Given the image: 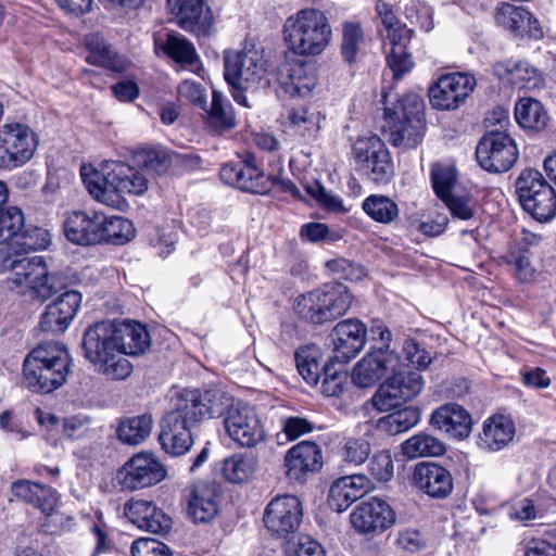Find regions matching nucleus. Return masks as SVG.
Returning a JSON list of instances; mask_svg holds the SVG:
<instances>
[{"label": "nucleus", "mask_w": 556, "mask_h": 556, "mask_svg": "<svg viewBox=\"0 0 556 556\" xmlns=\"http://www.w3.org/2000/svg\"><path fill=\"white\" fill-rule=\"evenodd\" d=\"M352 303L353 295L346 286L330 282L298 295L293 309L304 323L320 326L345 315Z\"/></svg>", "instance_id": "423d86ee"}, {"label": "nucleus", "mask_w": 556, "mask_h": 556, "mask_svg": "<svg viewBox=\"0 0 556 556\" xmlns=\"http://www.w3.org/2000/svg\"><path fill=\"white\" fill-rule=\"evenodd\" d=\"M498 25L509 30L517 37H530L541 39L543 30L539 21L531 12L522 7L510 3H502L495 15Z\"/></svg>", "instance_id": "bb28decb"}, {"label": "nucleus", "mask_w": 556, "mask_h": 556, "mask_svg": "<svg viewBox=\"0 0 556 556\" xmlns=\"http://www.w3.org/2000/svg\"><path fill=\"white\" fill-rule=\"evenodd\" d=\"M370 451V442L365 438H348L343 443L341 456L344 463L359 466L367 460Z\"/></svg>", "instance_id": "5fc2aeb1"}, {"label": "nucleus", "mask_w": 556, "mask_h": 556, "mask_svg": "<svg viewBox=\"0 0 556 556\" xmlns=\"http://www.w3.org/2000/svg\"><path fill=\"white\" fill-rule=\"evenodd\" d=\"M0 429L17 441H23L31 434L23 418L13 410H4L0 414Z\"/></svg>", "instance_id": "052dcab7"}, {"label": "nucleus", "mask_w": 556, "mask_h": 556, "mask_svg": "<svg viewBox=\"0 0 556 556\" xmlns=\"http://www.w3.org/2000/svg\"><path fill=\"white\" fill-rule=\"evenodd\" d=\"M71 364L70 353L63 345L39 344L24 359V386L35 393H51L65 383Z\"/></svg>", "instance_id": "20e7f679"}, {"label": "nucleus", "mask_w": 556, "mask_h": 556, "mask_svg": "<svg viewBox=\"0 0 556 556\" xmlns=\"http://www.w3.org/2000/svg\"><path fill=\"white\" fill-rule=\"evenodd\" d=\"M390 45L392 46V49L388 55V65L393 72L394 78H401L404 74L410 71L413 67V61L404 46L400 45V41Z\"/></svg>", "instance_id": "e2e57ef3"}, {"label": "nucleus", "mask_w": 556, "mask_h": 556, "mask_svg": "<svg viewBox=\"0 0 556 556\" xmlns=\"http://www.w3.org/2000/svg\"><path fill=\"white\" fill-rule=\"evenodd\" d=\"M515 140L504 132H491L477 146L476 156L480 166L491 173L509 170L518 159Z\"/></svg>", "instance_id": "2eb2a0df"}, {"label": "nucleus", "mask_w": 556, "mask_h": 556, "mask_svg": "<svg viewBox=\"0 0 556 556\" xmlns=\"http://www.w3.org/2000/svg\"><path fill=\"white\" fill-rule=\"evenodd\" d=\"M326 267L338 278L350 281L361 280L366 275L363 266L345 258L330 260Z\"/></svg>", "instance_id": "bf43d9fd"}, {"label": "nucleus", "mask_w": 556, "mask_h": 556, "mask_svg": "<svg viewBox=\"0 0 556 556\" xmlns=\"http://www.w3.org/2000/svg\"><path fill=\"white\" fill-rule=\"evenodd\" d=\"M203 407L199 389L184 390L176 395V426L182 428L176 434V456L186 454L193 445L192 429L204 419Z\"/></svg>", "instance_id": "f3484780"}, {"label": "nucleus", "mask_w": 556, "mask_h": 556, "mask_svg": "<svg viewBox=\"0 0 556 556\" xmlns=\"http://www.w3.org/2000/svg\"><path fill=\"white\" fill-rule=\"evenodd\" d=\"M430 422L433 427L457 440L467 438L472 426L470 414L457 404H446L435 409L431 415Z\"/></svg>", "instance_id": "c756f323"}, {"label": "nucleus", "mask_w": 556, "mask_h": 556, "mask_svg": "<svg viewBox=\"0 0 556 556\" xmlns=\"http://www.w3.org/2000/svg\"><path fill=\"white\" fill-rule=\"evenodd\" d=\"M476 79L467 73H450L439 77L429 89V100L434 109L452 111L458 109L473 91Z\"/></svg>", "instance_id": "dca6fc26"}, {"label": "nucleus", "mask_w": 556, "mask_h": 556, "mask_svg": "<svg viewBox=\"0 0 556 556\" xmlns=\"http://www.w3.org/2000/svg\"><path fill=\"white\" fill-rule=\"evenodd\" d=\"M282 34L288 49L300 56L319 55L332 40L329 18L314 8H305L288 16Z\"/></svg>", "instance_id": "39448f33"}, {"label": "nucleus", "mask_w": 556, "mask_h": 556, "mask_svg": "<svg viewBox=\"0 0 556 556\" xmlns=\"http://www.w3.org/2000/svg\"><path fill=\"white\" fill-rule=\"evenodd\" d=\"M426 130L424 100L407 93L393 108H386L384 131L394 147L414 149L424 139Z\"/></svg>", "instance_id": "0eeeda50"}, {"label": "nucleus", "mask_w": 556, "mask_h": 556, "mask_svg": "<svg viewBox=\"0 0 556 556\" xmlns=\"http://www.w3.org/2000/svg\"><path fill=\"white\" fill-rule=\"evenodd\" d=\"M85 45L88 50L86 61L89 64L101 66L116 73H123L129 68L130 62L124 55H119L113 51L101 35L90 34L86 36Z\"/></svg>", "instance_id": "f704fd0d"}, {"label": "nucleus", "mask_w": 556, "mask_h": 556, "mask_svg": "<svg viewBox=\"0 0 556 556\" xmlns=\"http://www.w3.org/2000/svg\"><path fill=\"white\" fill-rule=\"evenodd\" d=\"M38 139L33 129L20 122H5L0 127V168L13 169L34 155Z\"/></svg>", "instance_id": "f8f14e48"}, {"label": "nucleus", "mask_w": 556, "mask_h": 556, "mask_svg": "<svg viewBox=\"0 0 556 556\" xmlns=\"http://www.w3.org/2000/svg\"><path fill=\"white\" fill-rule=\"evenodd\" d=\"M319 351L315 345L300 348L295 353L296 368L308 384H316L321 376Z\"/></svg>", "instance_id": "49530a36"}, {"label": "nucleus", "mask_w": 556, "mask_h": 556, "mask_svg": "<svg viewBox=\"0 0 556 556\" xmlns=\"http://www.w3.org/2000/svg\"><path fill=\"white\" fill-rule=\"evenodd\" d=\"M177 92L180 101L198 105L200 109H205V92L198 81L190 79L182 80L177 88Z\"/></svg>", "instance_id": "338daca9"}, {"label": "nucleus", "mask_w": 556, "mask_h": 556, "mask_svg": "<svg viewBox=\"0 0 556 556\" xmlns=\"http://www.w3.org/2000/svg\"><path fill=\"white\" fill-rule=\"evenodd\" d=\"M267 61L255 48L226 50L224 52V77L238 90L249 89L265 78Z\"/></svg>", "instance_id": "9d476101"}, {"label": "nucleus", "mask_w": 556, "mask_h": 556, "mask_svg": "<svg viewBox=\"0 0 556 556\" xmlns=\"http://www.w3.org/2000/svg\"><path fill=\"white\" fill-rule=\"evenodd\" d=\"M376 13L383 25V30L381 31L382 39L388 40L389 43L400 41L404 28L393 12L392 5L383 0H378L376 3Z\"/></svg>", "instance_id": "8fccbe9b"}, {"label": "nucleus", "mask_w": 556, "mask_h": 556, "mask_svg": "<svg viewBox=\"0 0 556 556\" xmlns=\"http://www.w3.org/2000/svg\"><path fill=\"white\" fill-rule=\"evenodd\" d=\"M444 451V444L426 432L417 433L402 443V452L408 458L439 456Z\"/></svg>", "instance_id": "c03bdc74"}, {"label": "nucleus", "mask_w": 556, "mask_h": 556, "mask_svg": "<svg viewBox=\"0 0 556 556\" xmlns=\"http://www.w3.org/2000/svg\"><path fill=\"white\" fill-rule=\"evenodd\" d=\"M104 219L101 226V243L124 245L135 238L136 229L128 218L104 213Z\"/></svg>", "instance_id": "a19ab883"}, {"label": "nucleus", "mask_w": 556, "mask_h": 556, "mask_svg": "<svg viewBox=\"0 0 556 556\" xmlns=\"http://www.w3.org/2000/svg\"><path fill=\"white\" fill-rule=\"evenodd\" d=\"M366 333V326L358 319L339 321L329 334L334 358L340 363H348L355 357L365 345Z\"/></svg>", "instance_id": "5701e85b"}, {"label": "nucleus", "mask_w": 556, "mask_h": 556, "mask_svg": "<svg viewBox=\"0 0 556 556\" xmlns=\"http://www.w3.org/2000/svg\"><path fill=\"white\" fill-rule=\"evenodd\" d=\"M353 528L363 534L382 532L391 528L396 520L392 507L379 497L361 502L350 516Z\"/></svg>", "instance_id": "6ab92c4d"}, {"label": "nucleus", "mask_w": 556, "mask_h": 556, "mask_svg": "<svg viewBox=\"0 0 556 556\" xmlns=\"http://www.w3.org/2000/svg\"><path fill=\"white\" fill-rule=\"evenodd\" d=\"M420 420V410L414 406L396 409L377 420V428L395 435L415 427Z\"/></svg>", "instance_id": "79ce46f5"}, {"label": "nucleus", "mask_w": 556, "mask_h": 556, "mask_svg": "<svg viewBox=\"0 0 556 556\" xmlns=\"http://www.w3.org/2000/svg\"><path fill=\"white\" fill-rule=\"evenodd\" d=\"M516 193L523 210L544 223L556 215V191L535 168H525L515 181Z\"/></svg>", "instance_id": "6e6552de"}, {"label": "nucleus", "mask_w": 556, "mask_h": 556, "mask_svg": "<svg viewBox=\"0 0 556 556\" xmlns=\"http://www.w3.org/2000/svg\"><path fill=\"white\" fill-rule=\"evenodd\" d=\"M515 434L516 426L511 418L493 415L484 420L477 443L483 451L498 452L514 440Z\"/></svg>", "instance_id": "cd10ccee"}, {"label": "nucleus", "mask_w": 556, "mask_h": 556, "mask_svg": "<svg viewBox=\"0 0 556 556\" xmlns=\"http://www.w3.org/2000/svg\"><path fill=\"white\" fill-rule=\"evenodd\" d=\"M150 346L146 327L134 320H102L84 332L85 357L108 380L119 381L132 372L126 356H139Z\"/></svg>", "instance_id": "f257e3e1"}, {"label": "nucleus", "mask_w": 556, "mask_h": 556, "mask_svg": "<svg viewBox=\"0 0 556 556\" xmlns=\"http://www.w3.org/2000/svg\"><path fill=\"white\" fill-rule=\"evenodd\" d=\"M80 176L90 195L111 207L119 206L123 194L142 195L149 187L142 173L121 161H105L99 168L83 165Z\"/></svg>", "instance_id": "7ed1b4c3"}, {"label": "nucleus", "mask_w": 556, "mask_h": 556, "mask_svg": "<svg viewBox=\"0 0 556 556\" xmlns=\"http://www.w3.org/2000/svg\"><path fill=\"white\" fill-rule=\"evenodd\" d=\"M24 223V214L16 206H10L0 213V247L10 250L11 239L15 230Z\"/></svg>", "instance_id": "6e6d98bb"}, {"label": "nucleus", "mask_w": 556, "mask_h": 556, "mask_svg": "<svg viewBox=\"0 0 556 556\" xmlns=\"http://www.w3.org/2000/svg\"><path fill=\"white\" fill-rule=\"evenodd\" d=\"M152 428V416L150 414H142L122 418L118 422L116 434L123 444L136 446L142 444L150 437Z\"/></svg>", "instance_id": "58836bf2"}, {"label": "nucleus", "mask_w": 556, "mask_h": 556, "mask_svg": "<svg viewBox=\"0 0 556 556\" xmlns=\"http://www.w3.org/2000/svg\"><path fill=\"white\" fill-rule=\"evenodd\" d=\"M207 114L208 124L216 131L232 129L236 126V118L231 104L218 91H213L210 106L203 109Z\"/></svg>", "instance_id": "37998d69"}, {"label": "nucleus", "mask_w": 556, "mask_h": 556, "mask_svg": "<svg viewBox=\"0 0 556 556\" xmlns=\"http://www.w3.org/2000/svg\"><path fill=\"white\" fill-rule=\"evenodd\" d=\"M363 210L374 220L390 224L399 217L397 204L390 198L381 194H371L363 202Z\"/></svg>", "instance_id": "a18cd8bd"}, {"label": "nucleus", "mask_w": 556, "mask_h": 556, "mask_svg": "<svg viewBox=\"0 0 556 556\" xmlns=\"http://www.w3.org/2000/svg\"><path fill=\"white\" fill-rule=\"evenodd\" d=\"M166 476L167 469L156 455L141 451L117 470L116 482L122 491L135 492L159 484Z\"/></svg>", "instance_id": "9b49d317"}, {"label": "nucleus", "mask_w": 556, "mask_h": 556, "mask_svg": "<svg viewBox=\"0 0 556 556\" xmlns=\"http://www.w3.org/2000/svg\"><path fill=\"white\" fill-rule=\"evenodd\" d=\"M399 367L402 363L397 353L388 348L372 349L353 368L352 381L359 388H370Z\"/></svg>", "instance_id": "a211bd4d"}, {"label": "nucleus", "mask_w": 556, "mask_h": 556, "mask_svg": "<svg viewBox=\"0 0 556 556\" xmlns=\"http://www.w3.org/2000/svg\"><path fill=\"white\" fill-rule=\"evenodd\" d=\"M61 428L65 437L72 440H78L89 435L91 421L84 415L71 416L62 420Z\"/></svg>", "instance_id": "69168bd1"}, {"label": "nucleus", "mask_w": 556, "mask_h": 556, "mask_svg": "<svg viewBox=\"0 0 556 556\" xmlns=\"http://www.w3.org/2000/svg\"><path fill=\"white\" fill-rule=\"evenodd\" d=\"M200 395L204 405V419L226 416L229 407L236 405L229 394L217 389L200 390Z\"/></svg>", "instance_id": "09e8293b"}, {"label": "nucleus", "mask_w": 556, "mask_h": 556, "mask_svg": "<svg viewBox=\"0 0 556 556\" xmlns=\"http://www.w3.org/2000/svg\"><path fill=\"white\" fill-rule=\"evenodd\" d=\"M422 376L417 371H402L401 367L391 371L372 395L374 407L388 412L401 405L402 402L416 397L424 389Z\"/></svg>", "instance_id": "ddd939ff"}, {"label": "nucleus", "mask_w": 556, "mask_h": 556, "mask_svg": "<svg viewBox=\"0 0 556 556\" xmlns=\"http://www.w3.org/2000/svg\"><path fill=\"white\" fill-rule=\"evenodd\" d=\"M356 169L376 185H387L394 176L390 152L378 136H364L353 144Z\"/></svg>", "instance_id": "1a4fd4ad"}, {"label": "nucleus", "mask_w": 556, "mask_h": 556, "mask_svg": "<svg viewBox=\"0 0 556 556\" xmlns=\"http://www.w3.org/2000/svg\"><path fill=\"white\" fill-rule=\"evenodd\" d=\"M368 470L379 482L391 480L394 475V464L391 452L388 450L376 452L369 459Z\"/></svg>", "instance_id": "13d9d810"}, {"label": "nucleus", "mask_w": 556, "mask_h": 556, "mask_svg": "<svg viewBox=\"0 0 556 556\" xmlns=\"http://www.w3.org/2000/svg\"><path fill=\"white\" fill-rule=\"evenodd\" d=\"M364 36L359 24L345 23L342 31L341 53L345 62L352 64L355 62Z\"/></svg>", "instance_id": "603ef678"}, {"label": "nucleus", "mask_w": 556, "mask_h": 556, "mask_svg": "<svg viewBox=\"0 0 556 556\" xmlns=\"http://www.w3.org/2000/svg\"><path fill=\"white\" fill-rule=\"evenodd\" d=\"M321 114L308 105L288 109L285 122V132L300 141L314 140L319 131Z\"/></svg>", "instance_id": "c85d7f7f"}, {"label": "nucleus", "mask_w": 556, "mask_h": 556, "mask_svg": "<svg viewBox=\"0 0 556 556\" xmlns=\"http://www.w3.org/2000/svg\"><path fill=\"white\" fill-rule=\"evenodd\" d=\"M104 213L101 211H72L63 223L65 237L79 245L101 244V226Z\"/></svg>", "instance_id": "4be33fe9"}, {"label": "nucleus", "mask_w": 556, "mask_h": 556, "mask_svg": "<svg viewBox=\"0 0 556 556\" xmlns=\"http://www.w3.org/2000/svg\"><path fill=\"white\" fill-rule=\"evenodd\" d=\"M287 556H326L323 546L309 536L289 542L286 547Z\"/></svg>", "instance_id": "774afa93"}, {"label": "nucleus", "mask_w": 556, "mask_h": 556, "mask_svg": "<svg viewBox=\"0 0 556 556\" xmlns=\"http://www.w3.org/2000/svg\"><path fill=\"white\" fill-rule=\"evenodd\" d=\"M131 554L132 556H173L166 544L151 538L136 540L131 545Z\"/></svg>", "instance_id": "0e129e2a"}, {"label": "nucleus", "mask_w": 556, "mask_h": 556, "mask_svg": "<svg viewBox=\"0 0 556 556\" xmlns=\"http://www.w3.org/2000/svg\"><path fill=\"white\" fill-rule=\"evenodd\" d=\"M369 489L370 481L364 475L342 477L331 485L328 503L332 509L343 511L363 497Z\"/></svg>", "instance_id": "72a5a7b5"}, {"label": "nucleus", "mask_w": 556, "mask_h": 556, "mask_svg": "<svg viewBox=\"0 0 556 556\" xmlns=\"http://www.w3.org/2000/svg\"><path fill=\"white\" fill-rule=\"evenodd\" d=\"M224 427L229 438L241 447H255L266 438L265 429L254 408L240 402L227 410Z\"/></svg>", "instance_id": "4468645a"}, {"label": "nucleus", "mask_w": 556, "mask_h": 556, "mask_svg": "<svg viewBox=\"0 0 556 556\" xmlns=\"http://www.w3.org/2000/svg\"><path fill=\"white\" fill-rule=\"evenodd\" d=\"M302 520V506L295 495L277 496L269 502L264 514L265 527L271 533L286 535L295 531Z\"/></svg>", "instance_id": "aec40b11"}, {"label": "nucleus", "mask_w": 556, "mask_h": 556, "mask_svg": "<svg viewBox=\"0 0 556 556\" xmlns=\"http://www.w3.org/2000/svg\"><path fill=\"white\" fill-rule=\"evenodd\" d=\"M517 123L525 129L541 131L547 126L548 114L542 103L532 98H522L515 105Z\"/></svg>", "instance_id": "ea45409f"}, {"label": "nucleus", "mask_w": 556, "mask_h": 556, "mask_svg": "<svg viewBox=\"0 0 556 556\" xmlns=\"http://www.w3.org/2000/svg\"><path fill=\"white\" fill-rule=\"evenodd\" d=\"M188 70L200 75L202 67L201 59L192 42L185 37L176 36V66ZM178 70L176 68V72Z\"/></svg>", "instance_id": "864d4df0"}, {"label": "nucleus", "mask_w": 556, "mask_h": 556, "mask_svg": "<svg viewBox=\"0 0 556 556\" xmlns=\"http://www.w3.org/2000/svg\"><path fill=\"white\" fill-rule=\"evenodd\" d=\"M23 228L24 223L15 230L10 244L14 255L9 254L2 260L0 271L8 273L7 283L11 290L45 301L63 289L62 277L49 274L42 256L18 258L17 254L47 249L51 235L40 227Z\"/></svg>", "instance_id": "f03ea898"}, {"label": "nucleus", "mask_w": 556, "mask_h": 556, "mask_svg": "<svg viewBox=\"0 0 556 556\" xmlns=\"http://www.w3.org/2000/svg\"><path fill=\"white\" fill-rule=\"evenodd\" d=\"M219 177L225 184L252 193H266L271 186L269 177L256 166L253 156L243 162L225 164Z\"/></svg>", "instance_id": "412c9836"}, {"label": "nucleus", "mask_w": 556, "mask_h": 556, "mask_svg": "<svg viewBox=\"0 0 556 556\" xmlns=\"http://www.w3.org/2000/svg\"><path fill=\"white\" fill-rule=\"evenodd\" d=\"M124 515L141 530L153 533H167L172 529V518L166 516L151 501L132 498L126 502Z\"/></svg>", "instance_id": "b1692460"}, {"label": "nucleus", "mask_w": 556, "mask_h": 556, "mask_svg": "<svg viewBox=\"0 0 556 556\" xmlns=\"http://www.w3.org/2000/svg\"><path fill=\"white\" fill-rule=\"evenodd\" d=\"M218 492L215 483H197L188 503V515L194 522H208L218 511Z\"/></svg>", "instance_id": "c9c22d12"}, {"label": "nucleus", "mask_w": 556, "mask_h": 556, "mask_svg": "<svg viewBox=\"0 0 556 556\" xmlns=\"http://www.w3.org/2000/svg\"><path fill=\"white\" fill-rule=\"evenodd\" d=\"M176 24L182 29L198 35L210 34L214 17L211 9H204L203 0H176Z\"/></svg>", "instance_id": "473e14b6"}, {"label": "nucleus", "mask_w": 556, "mask_h": 556, "mask_svg": "<svg viewBox=\"0 0 556 556\" xmlns=\"http://www.w3.org/2000/svg\"><path fill=\"white\" fill-rule=\"evenodd\" d=\"M494 75L502 81L519 89H532L539 86L540 76L532 65L526 61H503L495 63Z\"/></svg>", "instance_id": "e433bc0d"}, {"label": "nucleus", "mask_w": 556, "mask_h": 556, "mask_svg": "<svg viewBox=\"0 0 556 556\" xmlns=\"http://www.w3.org/2000/svg\"><path fill=\"white\" fill-rule=\"evenodd\" d=\"M414 485L433 498H445L453 491V477L435 463H419L413 472Z\"/></svg>", "instance_id": "393cba45"}, {"label": "nucleus", "mask_w": 556, "mask_h": 556, "mask_svg": "<svg viewBox=\"0 0 556 556\" xmlns=\"http://www.w3.org/2000/svg\"><path fill=\"white\" fill-rule=\"evenodd\" d=\"M278 81L292 97H306L317 85L314 67L300 62L283 64L278 72Z\"/></svg>", "instance_id": "2f4dec72"}, {"label": "nucleus", "mask_w": 556, "mask_h": 556, "mask_svg": "<svg viewBox=\"0 0 556 556\" xmlns=\"http://www.w3.org/2000/svg\"><path fill=\"white\" fill-rule=\"evenodd\" d=\"M11 491L15 497L34 505L41 511H50L59 502L58 494L53 489L28 480L13 482Z\"/></svg>", "instance_id": "4c0bfd02"}, {"label": "nucleus", "mask_w": 556, "mask_h": 556, "mask_svg": "<svg viewBox=\"0 0 556 556\" xmlns=\"http://www.w3.org/2000/svg\"><path fill=\"white\" fill-rule=\"evenodd\" d=\"M254 472V460L243 455H232L224 460L223 475L231 483L248 481Z\"/></svg>", "instance_id": "3c124183"}, {"label": "nucleus", "mask_w": 556, "mask_h": 556, "mask_svg": "<svg viewBox=\"0 0 556 556\" xmlns=\"http://www.w3.org/2000/svg\"><path fill=\"white\" fill-rule=\"evenodd\" d=\"M456 170L453 166L435 165L431 172L433 189L440 199L452 194L451 190L456 182Z\"/></svg>", "instance_id": "4d7b16f0"}, {"label": "nucleus", "mask_w": 556, "mask_h": 556, "mask_svg": "<svg viewBox=\"0 0 556 556\" xmlns=\"http://www.w3.org/2000/svg\"><path fill=\"white\" fill-rule=\"evenodd\" d=\"M348 382V374L344 370H336L325 367L320 391L327 396H339Z\"/></svg>", "instance_id": "680f3d73"}, {"label": "nucleus", "mask_w": 556, "mask_h": 556, "mask_svg": "<svg viewBox=\"0 0 556 556\" xmlns=\"http://www.w3.org/2000/svg\"><path fill=\"white\" fill-rule=\"evenodd\" d=\"M321 450L312 441H302L291 447L285 464L288 476L292 479H301L307 472H314L321 467Z\"/></svg>", "instance_id": "7c9ffc66"}, {"label": "nucleus", "mask_w": 556, "mask_h": 556, "mask_svg": "<svg viewBox=\"0 0 556 556\" xmlns=\"http://www.w3.org/2000/svg\"><path fill=\"white\" fill-rule=\"evenodd\" d=\"M81 303L77 291H65L47 306L40 318V328L47 332H63L75 317Z\"/></svg>", "instance_id": "a878e982"}, {"label": "nucleus", "mask_w": 556, "mask_h": 556, "mask_svg": "<svg viewBox=\"0 0 556 556\" xmlns=\"http://www.w3.org/2000/svg\"><path fill=\"white\" fill-rule=\"evenodd\" d=\"M134 163L148 173L162 174L168 168L170 159L164 149H141L134 154Z\"/></svg>", "instance_id": "de8ad7c7"}]
</instances>
